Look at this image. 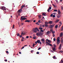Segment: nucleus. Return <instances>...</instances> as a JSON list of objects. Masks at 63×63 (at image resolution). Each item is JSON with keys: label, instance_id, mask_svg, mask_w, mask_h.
Returning a JSON list of instances; mask_svg holds the SVG:
<instances>
[{"label": "nucleus", "instance_id": "obj_1", "mask_svg": "<svg viewBox=\"0 0 63 63\" xmlns=\"http://www.w3.org/2000/svg\"><path fill=\"white\" fill-rule=\"evenodd\" d=\"M43 32H37L36 33V35L37 36H39L41 37H43Z\"/></svg>", "mask_w": 63, "mask_h": 63}, {"label": "nucleus", "instance_id": "obj_2", "mask_svg": "<svg viewBox=\"0 0 63 63\" xmlns=\"http://www.w3.org/2000/svg\"><path fill=\"white\" fill-rule=\"evenodd\" d=\"M37 30L38 31H40L39 30V29H38L37 27L35 28V29H33L32 30L33 31V33H37Z\"/></svg>", "mask_w": 63, "mask_h": 63}, {"label": "nucleus", "instance_id": "obj_3", "mask_svg": "<svg viewBox=\"0 0 63 63\" xmlns=\"http://www.w3.org/2000/svg\"><path fill=\"white\" fill-rule=\"evenodd\" d=\"M56 40L57 41V45H59V43H60V37H58L57 39H56Z\"/></svg>", "mask_w": 63, "mask_h": 63}, {"label": "nucleus", "instance_id": "obj_4", "mask_svg": "<svg viewBox=\"0 0 63 63\" xmlns=\"http://www.w3.org/2000/svg\"><path fill=\"white\" fill-rule=\"evenodd\" d=\"M0 9H1V10H4L5 11L6 10V8L5 7H0Z\"/></svg>", "mask_w": 63, "mask_h": 63}, {"label": "nucleus", "instance_id": "obj_5", "mask_svg": "<svg viewBox=\"0 0 63 63\" xmlns=\"http://www.w3.org/2000/svg\"><path fill=\"white\" fill-rule=\"evenodd\" d=\"M25 19H26V18H23V17H21V20H25Z\"/></svg>", "mask_w": 63, "mask_h": 63}, {"label": "nucleus", "instance_id": "obj_6", "mask_svg": "<svg viewBox=\"0 0 63 63\" xmlns=\"http://www.w3.org/2000/svg\"><path fill=\"white\" fill-rule=\"evenodd\" d=\"M41 41L43 44H44V43H45V39H42L41 40Z\"/></svg>", "mask_w": 63, "mask_h": 63}, {"label": "nucleus", "instance_id": "obj_7", "mask_svg": "<svg viewBox=\"0 0 63 63\" xmlns=\"http://www.w3.org/2000/svg\"><path fill=\"white\" fill-rule=\"evenodd\" d=\"M50 32H52V34H53V33H55V31H54L53 32V29H50Z\"/></svg>", "mask_w": 63, "mask_h": 63}, {"label": "nucleus", "instance_id": "obj_8", "mask_svg": "<svg viewBox=\"0 0 63 63\" xmlns=\"http://www.w3.org/2000/svg\"><path fill=\"white\" fill-rule=\"evenodd\" d=\"M37 43H39V44H40V45L42 44V43L41 42V41H40L39 40H38L37 41Z\"/></svg>", "mask_w": 63, "mask_h": 63}, {"label": "nucleus", "instance_id": "obj_9", "mask_svg": "<svg viewBox=\"0 0 63 63\" xmlns=\"http://www.w3.org/2000/svg\"><path fill=\"white\" fill-rule=\"evenodd\" d=\"M54 25H50L49 26V28H52V27H54Z\"/></svg>", "mask_w": 63, "mask_h": 63}, {"label": "nucleus", "instance_id": "obj_10", "mask_svg": "<svg viewBox=\"0 0 63 63\" xmlns=\"http://www.w3.org/2000/svg\"><path fill=\"white\" fill-rule=\"evenodd\" d=\"M47 41L49 43H51V41L50 40H49L48 39H46V41Z\"/></svg>", "mask_w": 63, "mask_h": 63}, {"label": "nucleus", "instance_id": "obj_11", "mask_svg": "<svg viewBox=\"0 0 63 63\" xmlns=\"http://www.w3.org/2000/svg\"><path fill=\"white\" fill-rule=\"evenodd\" d=\"M62 46V45L61 44H60V46L59 47V49H61V47Z\"/></svg>", "mask_w": 63, "mask_h": 63}, {"label": "nucleus", "instance_id": "obj_12", "mask_svg": "<svg viewBox=\"0 0 63 63\" xmlns=\"http://www.w3.org/2000/svg\"><path fill=\"white\" fill-rule=\"evenodd\" d=\"M58 13L59 15H60V14H61V12H60V10H59L58 11Z\"/></svg>", "mask_w": 63, "mask_h": 63}, {"label": "nucleus", "instance_id": "obj_13", "mask_svg": "<svg viewBox=\"0 0 63 63\" xmlns=\"http://www.w3.org/2000/svg\"><path fill=\"white\" fill-rule=\"evenodd\" d=\"M53 23V22L52 21H51L49 22V23L50 24H51Z\"/></svg>", "mask_w": 63, "mask_h": 63}, {"label": "nucleus", "instance_id": "obj_14", "mask_svg": "<svg viewBox=\"0 0 63 63\" xmlns=\"http://www.w3.org/2000/svg\"><path fill=\"white\" fill-rule=\"evenodd\" d=\"M62 36H63V33L61 32L60 34V36L61 37H62Z\"/></svg>", "mask_w": 63, "mask_h": 63}, {"label": "nucleus", "instance_id": "obj_15", "mask_svg": "<svg viewBox=\"0 0 63 63\" xmlns=\"http://www.w3.org/2000/svg\"><path fill=\"white\" fill-rule=\"evenodd\" d=\"M30 20H25V22H30Z\"/></svg>", "mask_w": 63, "mask_h": 63}, {"label": "nucleus", "instance_id": "obj_16", "mask_svg": "<svg viewBox=\"0 0 63 63\" xmlns=\"http://www.w3.org/2000/svg\"><path fill=\"white\" fill-rule=\"evenodd\" d=\"M25 6V5L24 4L22 6H21V9H23V8H24V7Z\"/></svg>", "mask_w": 63, "mask_h": 63}, {"label": "nucleus", "instance_id": "obj_17", "mask_svg": "<svg viewBox=\"0 0 63 63\" xmlns=\"http://www.w3.org/2000/svg\"><path fill=\"white\" fill-rule=\"evenodd\" d=\"M19 13H21L22 12V9H20L18 11Z\"/></svg>", "mask_w": 63, "mask_h": 63}, {"label": "nucleus", "instance_id": "obj_18", "mask_svg": "<svg viewBox=\"0 0 63 63\" xmlns=\"http://www.w3.org/2000/svg\"><path fill=\"white\" fill-rule=\"evenodd\" d=\"M52 50H53V51H55V49H56V48H55V47H52Z\"/></svg>", "mask_w": 63, "mask_h": 63}, {"label": "nucleus", "instance_id": "obj_19", "mask_svg": "<svg viewBox=\"0 0 63 63\" xmlns=\"http://www.w3.org/2000/svg\"><path fill=\"white\" fill-rule=\"evenodd\" d=\"M59 21V20L58 19L57 20H56V21H55V23H57V22H58V21Z\"/></svg>", "mask_w": 63, "mask_h": 63}, {"label": "nucleus", "instance_id": "obj_20", "mask_svg": "<svg viewBox=\"0 0 63 63\" xmlns=\"http://www.w3.org/2000/svg\"><path fill=\"white\" fill-rule=\"evenodd\" d=\"M46 13H43V15H44V16H46Z\"/></svg>", "mask_w": 63, "mask_h": 63}, {"label": "nucleus", "instance_id": "obj_21", "mask_svg": "<svg viewBox=\"0 0 63 63\" xmlns=\"http://www.w3.org/2000/svg\"><path fill=\"white\" fill-rule=\"evenodd\" d=\"M48 45V46H51V47H53V46L50 43H49Z\"/></svg>", "mask_w": 63, "mask_h": 63}, {"label": "nucleus", "instance_id": "obj_22", "mask_svg": "<svg viewBox=\"0 0 63 63\" xmlns=\"http://www.w3.org/2000/svg\"><path fill=\"white\" fill-rule=\"evenodd\" d=\"M49 33H51V32H50V31H48L47 32H46V34H49Z\"/></svg>", "mask_w": 63, "mask_h": 63}, {"label": "nucleus", "instance_id": "obj_23", "mask_svg": "<svg viewBox=\"0 0 63 63\" xmlns=\"http://www.w3.org/2000/svg\"><path fill=\"white\" fill-rule=\"evenodd\" d=\"M55 28L56 29H57V28H58V25H56L55 26Z\"/></svg>", "mask_w": 63, "mask_h": 63}, {"label": "nucleus", "instance_id": "obj_24", "mask_svg": "<svg viewBox=\"0 0 63 63\" xmlns=\"http://www.w3.org/2000/svg\"><path fill=\"white\" fill-rule=\"evenodd\" d=\"M21 35H25V33L23 32H22L21 33Z\"/></svg>", "mask_w": 63, "mask_h": 63}, {"label": "nucleus", "instance_id": "obj_25", "mask_svg": "<svg viewBox=\"0 0 63 63\" xmlns=\"http://www.w3.org/2000/svg\"><path fill=\"white\" fill-rule=\"evenodd\" d=\"M17 35L18 37V36L20 35V34H19V33H18L17 34Z\"/></svg>", "mask_w": 63, "mask_h": 63}, {"label": "nucleus", "instance_id": "obj_26", "mask_svg": "<svg viewBox=\"0 0 63 63\" xmlns=\"http://www.w3.org/2000/svg\"><path fill=\"white\" fill-rule=\"evenodd\" d=\"M36 24L37 25H39L40 24H39V22H37V23H36Z\"/></svg>", "mask_w": 63, "mask_h": 63}, {"label": "nucleus", "instance_id": "obj_27", "mask_svg": "<svg viewBox=\"0 0 63 63\" xmlns=\"http://www.w3.org/2000/svg\"><path fill=\"white\" fill-rule=\"evenodd\" d=\"M39 29H40V30H42V29H43V28H41V27H39Z\"/></svg>", "mask_w": 63, "mask_h": 63}, {"label": "nucleus", "instance_id": "obj_28", "mask_svg": "<svg viewBox=\"0 0 63 63\" xmlns=\"http://www.w3.org/2000/svg\"><path fill=\"white\" fill-rule=\"evenodd\" d=\"M53 58V59H56V57L55 56H54Z\"/></svg>", "mask_w": 63, "mask_h": 63}, {"label": "nucleus", "instance_id": "obj_29", "mask_svg": "<svg viewBox=\"0 0 63 63\" xmlns=\"http://www.w3.org/2000/svg\"><path fill=\"white\" fill-rule=\"evenodd\" d=\"M56 47V45L55 44H54V47Z\"/></svg>", "mask_w": 63, "mask_h": 63}, {"label": "nucleus", "instance_id": "obj_30", "mask_svg": "<svg viewBox=\"0 0 63 63\" xmlns=\"http://www.w3.org/2000/svg\"><path fill=\"white\" fill-rule=\"evenodd\" d=\"M45 24H48V22H45Z\"/></svg>", "mask_w": 63, "mask_h": 63}, {"label": "nucleus", "instance_id": "obj_31", "mask_svg": "<svg viewBox=\"0 0 63 63\" xmlns=\"http://www.w3.org/2000/svg\"><path fill=\"white\" fill-rule=\"evenodd\" d=\"M35 44H33L32 45V47H34L35 46Z\"/></svg>", "mask_w": 63, "mask_h": 63}, {"label": "nucleus", "instance_id": "obj_32", "mask_svg": "<svg viewBox=\"0 0 63 63\" xmlns=\"http://www.w3.org/2000/svg\"><path fill=\"white\" fill-rule=\"evenodd\" d=\"M23 23H21L20 24V25H21V26H22V25H23Z\"/></svg>", "mask_w": 63, "mask_h": 63}, {"label": "nucleus", "instance_id": "obj_33", "mask_svg": "<svg viewBox=\"0 0 63 63\" xmlns=\"http://www.w3.org/2000/svg\"><path fill=\"white\" fill-rule=\"evenodd\" d=\"M48 9L49 10H51V7H49V8Z\"/></svg>", "mask_w": 63, "mask_h": 63}, {"label": "nucleus", "instance_id": "obj_34", "mask_svg": "<svg viewBox=\"0 0 63 63\" xmlns=\"http://www.w3.org/2000/svg\"><path fill=\"white\" fill-rule=\"evenodd\" d=\"M58 18H60V17H61V16H60L59 15L58 16H57Z\"/></svg>", "mask_w": 63, "mask_h": 63}, {"label": "nucleus", "instance_id": "obj_35", "mask_svg": "<svg viewBox=\"0 0 63 63\" xmlns=\"http://www.w3.org/2000/svg\"><path fill=\"white\" fill-rule=\"evenodd\" d=\"M40 27H45V26L44 25H40Z\"/></svg>", "mask_w": 63, "mask_h": 63}, {"label": "nucleus", "instance_id": "obj_36", "mask_svg": "<svg viewBox=\"0 0 63 63\" xmlns=\"http://www.w3.org/2000/svg\"><path fill=\"white\" fill-rule=\"evenodd\" d=\"M45 27H48V25L47 24H45Z\"/></svg>", "mask_w": 63, "mask_h": 63}, {"label": "nucleus", "instance_id": "obj_37", "mask_svg": "<svg viewBox=\"0 0 63 63\" xmlns=\"http://www.w3.org/2000/svg\"><path fill=\"white\" fill-rule=\"evenodd\" d=\"M54 12H57V10L56 9L54 10Z\"/></svg>", "mask_w": 63, "mask_h": 63}, {"label": "nucleus", "instance_id": "obj_38", "mask_svg": "<svg viewBox=\"0 0 63 63\" xmlns=\"http://www.w3.org/2000/svg\"><path fill=\"white\" fill-rule=\"evenodd\" d=\"M59 23L60 24H61H61H62V22H61V21H60L59 22Z\"/></svg>", "mask_w": 63, "mask_h": 63}, {"label": "nucleus", "instance_id": "obj_39", "mask_svg": "<svg viewBox=\"0 0 63 63\" xmlns=\"http://www.w3.org/2000/svg\"><path fill=\"white\" fill-rule=\"evenodd\" d=\"M44 31L43 30H40L41 32H44Z\"/></svg>", "mask_w": 63, "mask_h": 63}, {"label": "nucleus", "instance_id": "obj_40", "mask_svg": "<svg viewBox=\"0 0 63 63\" xmlns=\"http://www.w3.org/2000/svg\"><path fill=\"white\" fill-rule=\"evenodd\" d=\"M46 43L48 45L49 44V43H48V42H47V41H46Z\"/></svg>", "mask_w": 63, "mask_h": 63}, {"label": "nucleus", "instance_id": "obj_41", "mask_svg": "<svg viewBox=\"0 0 63 63\" xmlns=\"http://www.w3.org/2000/svg\"><path fill=\"white\" fill-rule=\"evenodd\" d=\"M38 17L39 18H41V16L39 15L38 16Z\"/></svg>", "mask_w": 63, "mask_h": 63}, {"label": "nucleus", "instance_id": "obj_42", "mask_svg": "<svg viewBox=\"0 0 63 63\" xmlns=\"http://www.w3.org/2000/svg\"><path fill=\"white\" fill-rule=\"evenodd\" d=\"M53 17H55V15H53L52 16Z\"/></svg>", "mask_w": 63, "mask_h": 63}, {"label": "nucleus", "instance_id": "obj_43", "mask_svg": "<svg viewBox=\"0 0 63 63\" xmlns=\"http://www.w3.org/2000/svg\"><path fill=\"white\" fill-rule=\"evenodd\" d=\"M56 41V39H55V38H54L53 39V41Z\"/></svg>", "mask_w": 63, "mask_h": 63}, {"label": "nucleus", "instance_id": "obj_44", "mask_svg": "<svg viewBox=\"0 0 63 63\" xmlns=\"http://www.w3.org/2000/svg\"><path fill=\"white\" fill-rule=\"evenodd\" d=\"M61 63H63V61L62 60H61Z\"/></svg>", "mask_w": 63, "mask_h": 63}, {"label": "nucleus", "instance_id": "obj_45", "mask_svg": "<svg viewBox=\"0 0 63 63\" xmlns=\"http://www.w3.org/2000/svg\"><path fill=\"white\" fill-rule=\"evenodd\" d=\"M38 22H39V23H41V21L40 20H38Z\"/></svg>", "mask_w": 63, "mask_h": 63}, {"label": "nucleus", "instance_id": "obj_46", "mask_svg": "<svg viewBox=\"0 0 63 63\" xmlns=\"http://www.w3.org/2000/svg\"><path fill=\"white\" fill-rule=\"evenodd\" d=\"M63 40H62L61 41V43H63Z\"/></svg>", "mask_w": 63, "mask_h": 63}, {"label": "nucleus", "instance_id": "obj_47", "mask_svg": "<svg viewBox=\"0 0 63 63\" xmlns=\"http://www.w3.org/2000/svg\"><path fill=\"white\" fill-rule=\"evenodd\" d=\"M26 38H27V39H28V38H29V36H27L26 37Z\"/></svg>", "mask_w": 63, "mask_h": 63}, {"label": "nucleus", "instance_id": "obj_48", "mask_svg": "<svg viewBox=\"0 0 63 63\" xmlns=\"http://www.w3.org/2000/svg\"><path fill=\"white\" fill-rule=\"evenodd\" d=\"M52 35H53V37H54V36H55V35L54 34H53Z\"/></svg>", "mask_w": 63, "mask_h": 63}, {"label": "nucleus", "instance_id": "obj_49", "mask_svg": "<svg viewBox=\"0 0 63 63\" xmlns=\"http://www.w3.org/2000/svg\"><path fill=\"white\" fill-rule=\"evenodd\" d=\"M57 3H58V1L57 0H56V1Z\"/></svg>", "mask_w": 63, "mask_h": 63}, {"label": "nucleus", "instance_id": "obj_50", "mask_svg": "<svg viewBox=\"0 0 63 63\" xmlns=\"http://www.w3.org/2000/svg\"><path fill=\"white\" fill-rule=\"evenodd\" d=\"M41 47H40L39 48H38V50H40V49H41Z\"/></svg>", "mask_w": 63, "mask_h": 63}, {"label": "nucleus", "instance_id": "obj_51", "mask_svg": "<svg viewBox=\"0 0 63 63\" xmlns=\"http://www.w3.org/2000/svg\"><path fill=\"white\" fill-rule=\"evenodd\" d=\"M52 16H53V14H51L50 15V16L51 17H52Z\"/></svg>", "mask_w": 63, "mask_h": 63}, {"label": "nucleus", "instance_id": "obj_52", "mask_svg": "<svg viewBox=\"0 0 63 63\" xmlns=\"http://www.w3.org/2000/svg\"><path fill=\"white\" fill-rule=\"evenodd\" d=\"M36 54H39V52H36Z\"/></svg>", "mask_w": 63, "mask_h": 63}, {"label": "nucleus", "instance_id": "obj_53", "mask_svg": "<svg viewBox=\"0 0 63 63\" xmlns=\"http://www.w3.org/2000/svg\"><path fill=\"white\" fill-rule=\"evenodd\" d=\"M4 61L5 62H7V60L6 59L4 60Z\"/></svg>", "mask_w": 63, "mask_h": 63}, {"label": "nucleus", "instance_id": "obj_54", "mask_svg": "<svg viewBox=\"0 0 63 63\" xmlns=\"http://www.w3.org/2000/svg\"><path fill=\"white\" fill-rule=\"evenodd\" d=\"M27 16H22V17H23H23H27Z\"/></svg>", "mask_w": 63, "mask_h": 63}, {"label": "nucleus", "instance_id": "obj_55", "mask_svg": "<svg viewBox=\"0 0 63 63\" xmlns=\"http://www.w3.org/2000/svg\"><path fill=\"white\" fill-rule=\"evenodd\" d=\"M47 11L48 12H49V9H48L47 10Z\"/></svg>", "mask_w": 63, "mask_h": 63}, {"label": "nucleus", "instance_id": "obj_56", "mask_svg": "<svg viewBox=\"0 0 63 63\" xmlns=\"http://www.w3.org/2000/svg\"><path fill=\"white\" fill-rule=\"evenodd\" d=\"M33 39H36V37H33Z\"/></svg>", "mask_w": 63, "mask_h": 63}, {"label": "nucleus", "instance_id": "obj_57", "mask_svg": "<svg viewBox=\"0 0 63 63\" xmlns=\"http://www.w3.org/2000/svg\"><path fill=\"white\" fill-rule=\"evenodd\" d=\"M33 51H34V50H32L31 51V52H33Z\"/></svg>", "mask_w": 63, "mask_h": 63}, {"label": "nucleus", "instance_id": "obj_58", "mask_svg": "<svg viewBox=\"0 0 63 63\" xmlns=\"http://www.w3.org/2000/svg\"><path fill=\"white\" fill-rule=\"evenodd\" d=\"M52 5H53V6H54V7H55V5H54V4H52Z\"/></svg>", "mask_w": 63, "mask_h": 63}, {"label": "nucleus", "instance_id": "obj_59", "mask_svg": "<svg viewBox=\"0 0 63 63\" xmlns=\"http://www.w3.org/2000/svg\"><path fill=\"white\" fill-rule=\"evenodd\" d=\"M35 44H36V45H37V41L35 42Z\"/></svg>", "mask_w": 63, "mask_h": 63}, {"label": "nucleus", "instance_id": "obj_60", "mask_svg": "<svg viewBox=\"0 0 63 63\" xmlns=\"http://www.w3.org/2000/svg\"><path fill=\"white\" fill-rule=\"evenodd\" d=\"M15 26V25H13V28H14V27Z\"/></svg>", "mask_w": 63, "mask_h": 63}, {"label": "nucleus", "instance_id": "obj_61", "mask_svg": "<svg viewBox=\"0 0 63 63\" xmlns=\"http://www.w3.org/2000/svg\"><path fill=\"white\" fill-rule=\"evenodd\" d=\"M24 47H23L21 49H23L24 48Z\"/></svg>", "mask_w": 63, "mask_h": 63}, {"label": "nucleus", "instance_id": "obj_62", "mask_svg": "<svg viewBox=\"0 0 63 63\" xmlns=\"http://www.w3.org/2000/svg\"><path fill=\"white\" fill-rule=\"evenodd\" d=\"M60 52H63V51L62 50H61L60 51Z\"/></svg>", "mask_w": 63, "mask_h": 63}, {"label": "nucleus", "instance_id": "obj_63", "mask_svg": "<svg viewBox=\"0 0 63 63\" xmlns=\"http://www.w3.org/2000/svg\"><path fill=\"white\" fill-rule=\"evenodd\" d=\"M6 53H8V51H6Z\"/></svg>", "mask_w": 63, "mask_h": 63}, {"label": "nucleus", "instance_id": "obj_64", "mask_svg": "<svg viewBox=\"0 0 63 63\" xmlns=\"http://www.w3.org/2000/svg\"><path fill=\"white\" fill-rule=\"evenodd\" d=\"M61 9H62V10H63V7H61Z\"/></svg>", "mask_w": 63, "mask_h": 63}]
</instances>
